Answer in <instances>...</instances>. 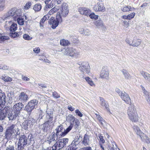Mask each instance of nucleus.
Wrapping results in <instances>:
<instances>
[{"label": "nucleus", "mask_w": 150, "mask_h": 150, "mask_svg": "<svg viewBox=\"0 0 150 150\" xmlns=\"http://www.w3.org/2000/svg\"><path fill=\"white\" fill-rule=\"evenodd\" d=\"M6 101V96L4 94H1L0 95V105L4 104Z\"/></svg>", "instance_id": "35"}, {"label": "nucleus", "mask_w": 150, "mask_h": 150, "mask_svg": "<svg viewBox=\"0 0 150 150\" xmlns=\"http://www.w3.org/2000/svg\"><path fill=\"white\" fill-rule=\"evenodd\" d=\"M75 113L76 115H77L80 117H82L83 116V114L78 109H76L75 110Z\"/></svg>", "instance_id": "53"}, {"label": "nucleus", "mask_w": 150, "mask_h": 150, "mask_svg": "<svg viewBox=\"0 0 150 150\" xmlns=\"http://www.w3.org/2000/svg\"><path fill=\"white\" fill-rule=\"evenodd\" d=\"M61 45L63 46H66L70 44L69 42L64 39L62 40H60Z\"/></svg>", "instance_id": "41"}, {"label": "nucleus", "mask_w": 150, "mask_h": 150, "mask_svg": "<svg viewBox=\"0 0 150 150\" xmlns=\"http://www.w3.org/2000/svg\"><path fill=\"white\" fill-rule=\"evenodd\" d=\"M69 141L68 138H63L60 139L58 143L56 142L52 147V150H59L65 147Z\"/></svg>", "instance_id": "4"}, {"label": "nucleus", "mask_w": 150, "mask_h": 150, "mask_svg": "<svg viewBox=\"0 0 150 150\" xmlns=\"http://www.w3.org/2000/svg\"><path fill=\"white\" fill-rule=\"evenodd\" d=\"M50 17V15L49 14H47L45 15L40 20V26H43L42 23H43L46 20H47Z\"/></svg>", "instance_id": "38"}, {"label": "nucleus", "mask_w": 150, "mask_h": 150, "mask_svg": "<svg viewBox=\"0 0 150 150\" xmlns=\"http://www.w3.org/2000/svg\"><path fill=\"white\" fill-rule=\"evenodd\" d=\"M57 137L55 133H52L49 136V140H48V143L50 144H54L55 142V138H56V139L57 138Z\"/></svg>", "instance_id": "25"}, {"label": "nucleus", "mask_w": 150, "mask_h": 150, "mask_svg": "<svg viewBox=\"0 0 150 150\" xmlns=\"http://www.w3.org/2000/svg\"><path fill=\"white\" fill-rule=\"evenodd\" d=\"M83 78L85 79L87 83L92 86H95V85L93 81L91 79L88 77L83 76Z\"/></svg>", "instance_id": "30"}, {"label": "nucleus", "mask_w": 150, "mask_h": 150, "mask_svg": "<svg viewBox=\"0 0 150 150\" xmlns=\"http://www.w3.org/2000/svg\"><path fill=\"white\" fill-rule=\"evenodd\" d=\"M122 72L124 75V76L125 79H130L131 76L126 70L124 69H122Z\"/></svg>", "instance_id": "33"}, {"label": "nucleus", "mask_w": 150, "mask_h": 150, "mask_svg": "<svg viewBox=\"0 0 150 150\" xmlns=\"http://www.w3.org/2000/svg\"><path fill=\"white\" fill-rule=\"evenodd\" d=\"M76 146H72L71 144V146H70V147L68 148V150H76V148H75Z\"/></svg>", "instance_id": "64"}, {"label": "nucleus", "mask_w": 150, "mask_h": 150, "mask_svg": "<svg viewBox=\"0 0 150 150\" xmlns=\"http://www.w3.org/2000/svg\"><path fill=\"white\" fill-rule=\"evenodd\" d=\"M10 108L8 107H5L1 110L0 109V120H4L6 116V113L9 112Z\"/></svg>", "instance_id": "13"}, {"label": "nucleus", "mask_w": 150, "mask_h": 150, "mask_svg": "<svg viewBox=\"0 0 150 150\" xmlns=\"http://www.w3.org/2000/svg\"><path fill=\"white\" fill-rule=\"evenodd\" d=\"M69 12L68 5L65 3L61 6L59 11L57 12V16L59 22L62 21V17L65 18L68 15Z\"/></svg>", "instance_id": "1"}, {"label": "nucleus", "mask_w": 150, "mask_h": 150, "mask_svg": "<svg viewBox=\"0 0 150 150\" xmlns=\"http://www.w3.org/2000/svg\"><path fill=\"white\" fill-rule=\"evenodd\" d=\"M98 28H100L103 27V23L102 20H98L96 21L95 23Z\"/></svg>", "instance_id": "42"}, {"label": "nucleus", "mask_w": 150, "mask_h": 150, "mask_svg": "<svg viewBox=\"0 0 150 150\" xmlns=\"http://www.w3.org/2000/svg\"><path fill=\"white\" fill-rule=\"evenodd\" d=\"M81 137V134H79L77 135L75 138L74 140L72 141L71 145L72 146H76L79 144L80 142L79 139Z\"/></svg>", "instance_id": "29"}, {"label": "nucleus", "mask_w": 150, "mask_h": 150, "mask_svg": "<svg viewBox=\"0 0 150 150\" xmlns=\"http://www.w3.org/2000/svg\"><path fill=\"white\" fill-rule=\"evenodd\" d=\"M13 112H9L8 113V117L9 120L12 121L18 118L20 114L12 110Z\"/></svg>", "instance_id": "19"}, {"label": "nucleus", "mask_w": 150, "mask_h": 150, "mask_svg": "<svg viewBox=\"0 0 150 150\" xmlns=\"http://www.w3.org/2000/svg\"><path fill=\"white\" fill-rule=\"evenodd\" d=\"M131 6H124L121 8V10L124 12H126L130 11Z\"/></svg>", "instance_id": "40"}, {"label": "nucleus", "mask_w": 150, "mask_h": 150, "mask_svg": "<svg viewBox=\"0 0 150 150\" xmlns=\"http://www.w3.org/2000/svg\"><path fill=\"white\" fill-rule=\"evenodd\" d=\"M40 49L39 47L34 48L33 51L35 53L38 54L40 52Z\"/></svg>", "instance_id": "57"}, {"label": "nucleus", "mask_w": 150, "mask_h": 150, "mask_svg": "<svg viewBox=\"0 0 150 150\" xmlns=\"http://www.w3.org/2000/svg\"><path fill=\"white\" fill-rule=\"evenodd\" d=\"M81 33H83V35H88L90 34V32L88 29L85 30L83 31V32H82Z\"/></svg>", "instance_id": "56"}, {"label": "nucleus", "mask_w": 150, "mask_h": 150, "mask_svg": "<svg viewBox=\"0 0 150 150\" xmlns=\"http://www.w3.org/2000/svg\"><path fill=\"white\" fill-rule=\"evenodd\" d=\"M63 54L70 56L76 57L80 55L79 52L73 48H67L64 51Z\"/></svg>", "instance_id": "6"}, {"label": "nucleus", "mask_w": 150, "mask_h": 150, "mask_svg": "<svg viewBox=\"0 0 150 150\" xmlns=\"http://www.w3.org/2000/svg\"><path fill=\"white\" fill-rule=\"evenodd\" d=\"M57 18L56 20L51 18L49 21V23L52 25V28L53 29H55L59 23H61L62 22H59V19L57 18Z\"/></svg>", "instance_id": "18"}, {"label": "nucleus", "mask_w": 150, "mask_h": 150, "mask_svg": "<svg viewBox=\"0 0 150 150\" xmlns=\"http://www.w3.org/2000/svg\"><path fill=\"white\" fill-rule=\"evenodd\" d=\"M28 96L24 92L21 93L19 96V100L22 102L26 101L28 99Z\"/></svg>", "instance_id": "24"}, {"label": "nucleus", "mask_w": 150, "mask_h": 150, "mask_svg": "<svg viewBox=\"0 0 150 150\" xmlns=\"http://www.w3.org/2000/svg\"><path fill=\"white\" fill-rule=\"evenodd\" d=\"M78 64L79 66V69L83 74L85 73L88 74L90 72V67L88 62H81L78 63Z\"/></svg>", "instance_id": "5"}, {"label": "nucleus", "mask_w": 150, "mask_h": 150, "mask_svg": "<svg viewBox=\"0 0 150 150\" xmlns=\"http://www.w3.org/2000/svg\"><path fill=\"white\" fill-rule=\"evenodd\" d=\"M19 17H17V18H14V20H16L17 19V22L19 25H23L24 21L23 18H21Z\"/></svg>", "instance_id": "46"}, {"label": "nucleus", "mask_w": 150, "mask_h": 150, "mask_svg": "<svg viewBox=\"0 0 150 150\" xmlns=\"http://www.w3.org/2000/svg\"><path fill=\"white\" fill-rule=\"evenodd\" d=\"M6 28H8L11 32H14L17 29V27L16 24L14 23H12L11 25L10 28H9L10 25V23L12 24V22L10 21L7 23L6 22Z\"/></svg>", "instance_id": "16"}, {"label": "nucleus", "mask_w": 150, "mask_h": 150, "mask_svg": "<svg viewBox=\"0 0 150 150\" xmlns=\"http://www.w3.org/2000/svg\"><path fill=\"white\" fill-rule=\"evenodd\" d=\"M73 127V124L71 123L70 125L66 129V130H65V132H56V134L57 135V137H59V138L63 137L65 136L71 129Z\"/></svg>", "instance_id": "15"}, {"label": "nucleus", "mask_w": 150, "mask_h": 150, "mask_svg": "<svg viewBox=\"0 0 150 150\" xmlns=\"http://www.w3.org/2000/svg\"><path fill=\"white\" fill-rule=\"evenodd\" d=\"M54 124L53 122H50L47 120L46 122L41 125L42 131L44 132H47L49 131L50 128L54 125Z\"/></svg>", "instance_id": "10"}, {"label": "nucleus", "mask_w": 150, "mask_h": 150, "mask_svg": "<svg viewBox=\"0 0 150 150\" xmlns=\"http://www.w3.org/2000/svg\"><path fill=\"white\" fill-rule=\"evenodd\" d=\"M41 8V6L40 4H36L33 7V9L35 11H40Z\"/></svg>", "instance_id": "47"}, {"label": "nucleus", "mask_w": 150, "mask_h": 150, "mask_svg": "<svg viewBox=\"0 0 150 150\" xmlns=\"http://www.w3.org/2000/svg\"><path fill=\"white\" fill-rule=\"evenodd\" d=\"M93 9L96 11L104 12L105 10L103 4L100 2L95 4Z\"/></svg>", "instance_id": "12"}, {"label": "nucleus", "mask_w": 150, "mask_h": 150, "mask_svg": "<svg viewBox=\"0 0 150 150\" xmlns=\"http://www.w3.org/2000/svg\"><path fill=\"white\" fill-rule=\"evenodd\" d=\"M100 100L101 101V105L105 107L106 109H108L109 106L107 103L105 102V101L102 98H100Z\"/></svg>", "instance_id": "36"}, {"label": "nucleus", "mask_w": 150, "mask_h": 150, "mask_svg": "<svg viewBox=\"0 0 150 150\" xmlns=\"http://www.w3.org/2000/svg\"><path fill=\"white\" fill-rule=\"evenodd\" d=\"M27 139L25 135H21L18 144V148L20 150L23 149L27 144Z\"/></svg>", "instance_id": "8"}, {"label": "nucleus", "mask_w": 150, "mask_h": 150, "mask_svg": "<svg viewBox=\"0 0 150 150\" xmlns=\"http://www.w3.org/2000/svg\"><path fill=\"white\" fill-rule=\"evenodd\" d=\"M120 96L127 103L129 104L130 103V99L129 96L125 91H123V94Z\"/></svg>", "instance_id": "21"}, {"label": "nucleus", "mask_w": 150, "mask_h": 150, "mask_svg": "<svg viewBox=\"0 0 150 150\" xmlns=\"http://www.w3.org/2000/svg\"><path fill=\"white\" fill-rule=\"evenodd\" d=\"M31 5V3L30 2H28L26 3V4L25 5V8L26 9H28L30 7V6Z\"/></svg>", "instance_id": "60"}, {"label": "nucleus", "mask_w": 150, "mask_h": 150, "mask_svg": "<svg viewBox=\"0 0 150 150\" xmlns=\"http://www.w3.org/2000/svg\"><path fill=\"white\" fill-rule=\"evenodd\" d=\"M79 150H92V149L91 147L90 146H87L82 148Z\"/></svg>", "instance_id": "59"}, {"label": "nucleus", "mask_w": 150, "mask_h": 150, "mask_svg": "<svg viewBox=\"0 0 150 150\" xmlns=\"http://www.w3.org/2000/svg\"><path fill=\"white\" fill-rule=\"evenodd\" d=\"M74 121H75V126L76 127H77L79 125L80 122H79V120L77 119H76Z\"/></svg>", "instance_id": "61"}, {"label": "nucleus", "mask_w": 150, "mask_h": 150, "mask_svg": "<svg viewBox=\"0 0 150 150\" xmlns=\"http://www.w3.org/2000/svg\"><path fill=\"white\" fill-rule=\"evenodd\" d=\"M8 39L9 37L8 36L2 35L1 33H0V43H1Z\"/></svg>", "instance_id": "45"}, {"label": "nucleus", "mask_w": 150, "mask_h": 150, "mask_svg": "<svg viewBox=\"0 0 150 150\" xmlns=\"http://www.w3.org/2000/svg\"><path fill=\"white\" fill-rule=\"evenodd\" d=\"M141 43V40L140 39H134L132 43V45L134 47L139 46Z\"/></svg>", "instance_id": "34"}, {"label": "nucleus", "mask_w": 150, "mask_h": 150, "mask_svg": "<svg viewBox=\"0 0 150 150\" xmlns=\"http://www.w3.org/2000/svg\"><path fill=\"white\" fill-rule=\"evenodd\" d=\"M23 38L27 40H30L32 39V37L27 34H25L23 35Z\"/></svg>", "instance_id": "52"}, {"label": "nucleus", "mask_w": 150, "mask_h": 150, "mask_svg": "<svg viewBox=\"0 0 150 150\" xmlns=\"http://www.w3.org/2000/svg\"><path fill=\"white\" fill-rule=\"evenodd\" d=\"M5 0H0V11H2L5 6Z\"/></svg>", "instance_id": "48"}, {"label": "nucleus", "mask_w": 150, "mask_h": 150, "mask_svg": "<svg viewBox=\"0 0 150 150\" xmlns=\"http://www.w3.org/2000/svg\"><path fill=\"white\" fill-rule=\"evenodd\" d=\"M22 78L23 80L25 81H28L30 80V79L29 78L24 76L23 75H22Z\"/></svg>", "instance_id": "63"}, {"label": "nucleus", "mask_w": 150, "mask_h": 150, "mask_svg": "<svg viewBox=\"0 0 150 150\" xmlns=\"http://www.w3.org/2000/svg\"><path fill=\"white\" fill-rule=\"evenodd\" d=\"M109 72L107 66L103 67L100 72V78L103 79H108L109 78Z\"/></svg>", "instance_id": "9"}, {"label": "nucleus", "mask_w": 150, "mask_h": 150, "mask_svg": "<svg viewBox=\"0 0 150 150\" xmlns=\"http://www.w3.org/2000/svg\"><path fill=\"white\" fill-rule=\"evenodd\" d=\"M56 130L57 131L56 132H65L66 130L64 129L62 126L60 125L59 126L57 127L56 128Z\"/></svg>", "instance_id": "49"}, {"label": "nucleus", "mask_w": 150, "mask_h": 150, "mask_svg": "<svg viewBox=\"0 0 150 150\" xmlns=\"http://www.w3.org/2000/svg\"><path fill=\"white\" fill-rule=\"evenodd\" d=\"M53 117L52 110L51 109H47L46 115V118L47 120L50 122H53Z\"/></svg>", "instance_id": "17"}, {"label": "nucleus", "mask_w": 150, "mask_h": 150, "mask_svg": "<svg viewBox=\"0 0 150 150\" xmlns=\"http://www.w3.org/2000/svg\"><path fill=\"white\" fill-rule=\"evenodd\" d=\"M112 144H110L108 147L110 150H116L117 148L115 143L114 142H111Z\"/></svg>", "instance_id": "39"}, {"label": "nucleus", "mask_w": 150, "mask_h": 150, "mask_svg": "<svg viewBox=\"0 0 150 150\" xmlns=\"http://www.w3.org/2000/svg\"><path fill=\"white\" fill-rule=\"evenodd\" d=\"M20 11L19 10H17L16 8H13L10 10L2 18L0 17V20L3 19L4 20H5L10 17L13 16H14L13 17L14 18H16L21 15Z\"/></svg>", "instance_id": "2"}, {"label": "nucleus", "mask_w": 150, "mask_h": 150, "mask_svg": "<svg viewBox=\"0 0 150 150\" xmlns=\"http://www.w3.org/2000/svg\"><path fill=\"white\" fill-rule=\"evenodd\" d=\"M133 128L134 130L136 132L137 134L138 135H139L141 139L142 140L144 134L142 132L139 128L136 125H134L133 127Z\"/></svg>", "instance_id": "26"}, {"label": "nucleus", "mask_w": 150, "mask_h": 150, "mask_svg": "<svg viewBox=\"0 0 150 150\" xmlns=\"http://www.w3.org/2000/svg\"><path fill=\"white\" fill-rule=\"evenodd\" d=\"M141 74L145 79L150 82V74L147 72L142 71Z\"/></svg>", "instance_id": "31"}, {"label": "nucleus", "mask_w": 150, "mask_h": 150, "mask_svg": "<svg viewBox=\"0 0 150 150\" xmlns=\"http://www.w3.org/2000/svg\"><path fill=\"white\" fill-rule=\"evenodd\" d=\"M11 32L10 33L9 35L10 36L13 38H15L16 37H18L19 36V34L17 32Z\"/></svg>", "instance_id": "51"}, {"label": "nucleus", "mask_w": 150, "mask_h": 150, "mask_svg": "<svg viewBox=\"0 0 150 150\" xmlns=\"http://www.w3.org/2000/svg\"><path fill=\"white\" fill-rule=\"evenodd\" d=\"M13 135H14V134L7 129L5 133L4 137L5 138L7 139H11L13 138L12 136Z\"/></svg>", "instance_id": "27"}, {"label": "nucleus", "mask_w": 150, "mask_h": 150, "mask_svg": "<svg viewBox=\"0 0 150 150\" xmlns=\"http://www.w3.org/2000/svg\"><path fill=\"white\" fill-rule=\"evenodd\" d=\"M38 103V101L35 99L31 100L25 107L24 110L30 115L32 111L35 108V105H37Z\"/></svg>", "instance_id": "7"}, {"label": "nucleus", "mask_w": 150, "mask_h": 150, "mask_svg": "<svg viewBox=\"0 0 150 150\" xmlns=\"http://www.w3.org/2000/svg\"><path fill=\"white\" fill-rule=\"evenodd\" d=\"M89 17L92 19H97L98 18V16L96 15L94 13H91L88 15Z\"/></svg>", "instance_id": "50"}, {"label": "nucleus", "mask_w": 150, "mask_h": 150, "mask_svg": "<svg viewBox=\"0 0 150 150\" xmlns=\"http://www.w3.org/2000/svg\"><path fill=\"white\" fill-rule=\"evenodd\" d=\"M96 118L100 122L101 124L102 125H103L105 123V120H104L103 118L99 115H97Z\"/></svg>", "instance_id": "43"}, {"label": "nucleus", "mask_w": 150, "mask_h": 150, "mask_svg": "<svg viewBox=\"0 0 150 150\" xmlns=\"http://www.w3.org/2000/svg\"><path fill=\"white\" fill-rule=\"evenodd\" d=\"M0 78L5 81H11L12 80V78L9 77L5 76V75L1 76Z\"/></svg>", "instance_id": "37"}, {"label": "nucleus", "mask_w": 150, "mask_h": 150, "mask_svg": "<svg viewBox=\"0 0 150 150\" xmlns=\"http://www.w3.org/2000/svg\"><path fill=\"white\" fill-rule=\"evenodd\" d=\"M7 129L13 132L14 134V135L17 134L18 132V128L17 126L16 125L12 124L10 126L8 127Z\"/></svg>", "instance_id": "23"}, {"label": "nucleus", "mask_w": 150, "mask_h": 150, "mask_svg": "<svg viewBox=\"0 0 150 150\" xmlns=\"http://www.w3.org/2000/svg\"><path fill=\"white\" fill-rule=\"evenodd\" d=\"M67 119L69 120H70L71 121H72L73 122V123H70V124L71 123H72V124H73V125H74V122L76 119L74 116H73L72 115H68L67 117Z\"/></svg>", "instance_id": "44"}, {"label": "nucleus", "mask_w": 150, "mask_h": 150, "mask_svg": "<svg viewBox=\"0 0 150 150\" xmlns=\"http://www.w3.org/2000/svg\"><path fill=\"white\" fill-rule=\"evenodd\" d=\"M127 114L129 119L133 122H136L138 121V116L133 106L129 107Z\"/></svg>", "instance_id": "3"}, {"label": "nucleus", "mask_w": 150, "mask_h": 150, "mask_svg": "<svg viewBox=\"0 0 150 150\" xmlns=\"http://www.w3.org/2000/svg\"><path fill=\"white\" fill-rule=\"evenodd\" d=\"M23 107L24 105L22 103H17L13 105L12 108V110L20 114V110L23 108Z\"/></svg>", "instance_id": "14"}, {"label": "nucleus", "mask_w": 150, "mask_h": 150, "mask_svg": "<svg viewBox=\"0 0 150 150\" xmlns=\"http://www.w3.org/2000/svg\"><path fill=\"white\" fill-rule=\"evenodd\" d=\"M13 145L11 141L7 143V146L6 150H15Z\"/></svg>", "instance_id": "32"}, {"label": "nucleus", "mask_w": 150, "mask_h": 150, "mask_svg": "<svg viewBox=\"0 0 150 150\" xmlns=\"http://www.w3.org/2000/svg\"><path fill=\"white\" fill-rule=\"evenodd\" d=\"M135 15V13H132L128 15V20H130L132 18H133Z\"/></svg>", "instance_id": "54"}, {"label": "nucleus", "mask_w": 150, "mask_h": 150, "mask_svg": "<svg viewBox=\"0 0 150 150\" xmlns=\"http://www.w3.org/2000/svg\"><path fill=\"white\" fill-rule=\"evenodd\" d=\"M54 1H55L52 0L51 1V4H47L46 5V6L49 8H52L54 6Z\"/></svg>", "instance_id": "55"}, {"label": "nucleus", "mask_w": 150, "mask_h": 150, "mask_svg": "<svg viewBox=\"0 0 150 150\" xmlns=\"http://www.w3.org/2000/svg\"><path fill=\"white\" fill-rule=\"evenodd\" d=\"M91 142L90 137L87 134H85L82 140L81 143L83 145L86 146L89 145Z\"/></svg>", "instance_id": "11"}, {"label": "nucleus", "mask_w": 150, "mask_h": 150, "mask_svg": "<svg viewBox=\"0 0 150 150\" xmlns=\"http://www.w3.org/2000/svg\"><path fill=\"white\" fill-rule=\"evenodd\" d=\"M52 95L54 98H59L60 97V96L56 91H54Z\"/></svg>", "instance_id": "58"}, {"label": "nucleus", "mask_w": 150, "mask_h": 150, "mask_svg": "<svg viewBox=\"0 0 150 150\" xmlns=\"http://www.w3.org/2000/svg\"><path fill=\"white\" fill-rule=\"evenodd\" d=\"M44 115V112L42 110H40V112L39 117V118H40V119H42L43 116Z\"/></svg>", "instance_id": "62"}, {"label": "nucleus", "mask_w": 150, "mask_h": 150, "mask_svg": "<svg viewBox=\"0 0 150 150\" xmlns=\"http://www.w3.org/2000/svg\"><path fill=\"white\" fill-rule=\"evenodd\" d=\"M79 11L81 14L88 16L91 13V11L86 8H81L79 9Z\"/></svg>", "instance_id": "20"}, {"label": "nucleus", "mask_w": 150, "mask_h": 150, "mask_svg": "<svg viewBox=\"0 0 150 150\" xmlns=\"http://www.w3.org/2000/svg\"><path fill=\"white\" fill-rule=\"evenodd\" d=\"M32 125H33V122L31 119L29 118L23 122L22 127L25 130H28V127Z\"/></svg>", "instance_id": "22"}, {"label": "nucleus", "mask_w": 150, "mask_h": 150, "mask_svg": "<svg viewBox=\"0 0 150 150\" xmlns=\"http://www.w3.org/2000/svg\"><path fill=\"white\" fill-rule=\"evenodd\" d=\"M140 86L143 91L144 93L146 96V99L147 102L150 104V92L147 91L142 85H141Z\"/></svg>", "instance_id": "28"}]
</instances>
